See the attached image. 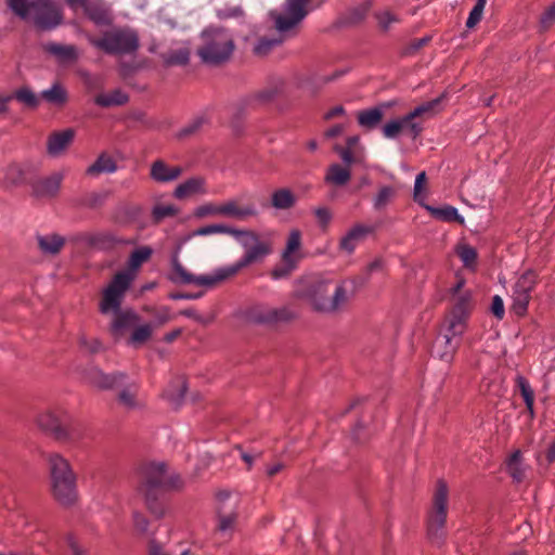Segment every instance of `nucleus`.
Returning <instances> with one entry per match:
<instances>
[{
	"label": "nucleus",
	"mask_w": 555,
	"mask_h": 555,
	"mask_svg": "<svg viewBox=\"0 0 555 555\" xmlns=\"http://www.w3.org/2000/svg\"><path fill=\"white\" fill-rule=\"evenodd\" d=\"M402 130L401 119L398 118L384 125L383 134L387 139H395Z\"/></svg>",
	"instance_id": "61"
},
{
	"label": "nucleus",
	"mask_w": 555,
	"mask_h": 555,
	"mask_svg": "<svg viewBox=\"0 0 555 555\" xmlns=\"http://www.w3.org/2000/svg\"><path fill=\"white\" fill-rule=\"evenodd\" d=\"M301 245V233L298 230H292L285 249L282 254L283 261L296 260L294 253H296Z\"/></svg>",
	"instance_id": "41"
},
{
	"label": "nucleus",
	"mask_w": 555,
	"mask_h": 555,
	"mask_svg": "<svg viewBox=\"0 0 555 555\" xmlns=\"http://www.w3.org/2000/svg\"><path fill=\"white\" fill-rule=\"evenodd\" d=\"M555 22V1L546 8L541 15L540 23L543 28L550 27Z\"/></svg>",
	"instance_id": "64"
},
{
	"label": "nucleus",
	"mask_w": 555,
	"mask_h": 555,
	"mask_svg": "<svg viewBox=\"0 0 555 555\" xmlns=\"http://www.w3.org/2000/svg\"><path fill=\"white\" fill-rule=\"evenodd\" d=\"M29 20L39 30H52L63 23V10L53 0H31Z\"/></svg>",
	"instance_id": "13"
},
{
	"label": "nucleus",
	"mask_w": 555,
	"mask_h": 555,
	"mask_svg": "<svg viewBox=\"0 0 555 555\" xmlns=\"http://www.w3.org/2000/svg\"><path fill=\"white\" fill-rule=\"evenodd\" d=\"M153 254V249L150 246H141L135 248L129 256L128 259V270L129 272H134L139 270V268L146 262Z\"/></svg>",
	"instance_id": "36"
},
{
	"label": "nucleus",
	"mask_w": 555,
	"mask_h": 555,
	"mask_svg": "<svg viewBox=\"0 0 555 555\" xmlns=\"http://www.w3.org/2000/svg\"><path fill=\"white\" fill-rule=\"evenodd\" d=\"M41 98L50 104L62 106L67 101V92L60 83H54L41 92Z\"/></svg>",
	"instance_id": "39"
},
{
	"label": "nucleus",
	"mask_w": 555,
	"mask_h": 555,
	"mask_svg": "<svg viewBox=\"0 0 555 555\" xmlns=\"http://www.w3.org/2000/svg\"><path fill=\"white\" fill-rule=\"evenodd\" d=\"M170 262L171 270L167 278L173 284H193L210 289L224 282V275L221 272V268H217L208 274L195 275L190 273L180 262L178 251L171 256Z\"/></svg>",
	"instance_id": "11"
},
{
	"label": "nucleus",
	"mask_w": 555,
	"mask_h": 555,
	"mask_svg": "<svg viewBox=\"0 0 555 555\" xmlns=\"http://www.w3.org/2000/svg\"><path fill=\"white\" fill-rule=\"evenodd\" d=\"M178 477H169L164 463H150L141 470L139 491L145 498V504L156 518L165 515V506L160 495L177 486Z\"/></svg>",
	"instance_id": "3"
},
{
	"label": "nucleus",
	"mask_w": 555,
	"mask_h": 555,
	"mask_svg": "<svg viewBox=\"0 0 555 555\" xmlns=\"http://www.w3.org/2000/svg\"><path fill=\"white\" fill-rule=\"evenodd\" d=\"M38 426L60 441H75L80 433L72 416L63 409H47L37 415Z\"/></svg>",
	"instance_id": "7"
},
{
	"label": "nucleus",
	"mask_w": 555,
	"mask_h": 555,
	"mask_svg": "<svg viewBox=\"0 0 555 555\" xmlns=\"http://www.w3.org/2000/svg\"><path fill=\"white\" fill-rule=\"evenodd\" d=\"M457 255L466 268H474L477 260V251L469 245H463L459 248Z\"/></svg>",
	"instance_id": "52"
},
{
	"label": "nucleus",
	"mask_w": 555,
	"mask_h": 555,
	"mask_svg": "<svg viewBox=\"0 0 555 555\" xmlns=\"http://www.w3.org/2000/svg\"><path fill=\"white\" fill-rule=\"evenodd\" d=\"M233 237L243 247L244 255L236 262L220 267L224 275V282L235 276L242 269L253 263L260 262L272 251L270 242L261 240L254 231L237 229Z\"/></svg>",
	"instance_id": "5"
},
{
	"label": "nucleus",
	"mask_w": 555,
	"mask_h": 555,
	"mask_svg": "<svg viewBox=\"0 0 555 555\" xmlns=\"http://www.w3.org/2000/svg\"><path fill=\"white\" fill-rule=\"evenodd\" d=\"M219 20L241 18L244 16V11L241 7H224L216 11Z\"/></svg>",
	"instance_id": "58"
},
{
	"label": "nucleus",
	"mask_w": 555,
	"mask_h": 555,
	"mask_svg": "<svg viewBox=\"0 0 555 555\" xmlns=\"http://www.w3.org/2000/svg\"><path fill=\"white\" fill-rule=\"evenodd\" d=\"M153 333V326L151 324H143L140 326H137L134 331L132 332L128 344L132 346L142 345L145 341H147Z\"/></svg>",
	"instance_id": "46"
},
{
	"label": "nucleus",
	"mask_w": 555,
	"mask_h": 555,
	"mask_svg": "<svg viewBox=\"0 0 555 555\" xmlns=\"http://www.w3.org/2000/svg\"><path fill=\"white\" fill-rule=\"evenodd\" d=\"M132 522L139 534L144 535L149 533L150 521L142 513L133 512Z\"/></svg>",
	"instance_id": "60"
},
{
	"label": "nucleus",
	"mask_w": 555,
	"mask_h": 555,
	"mask_svg": "<svg viewBox=\"0 0 555 555\" xmlns=\"http://www.w3.org/2000/svg\"><path fill=\"white\" fill-rule=\"evenodd\" d=\"M473 310L470 292L461 294L449 313L444 317L440 333L461 343L462 336L467 330L468 320Z\"/></svg>",
	"instance_id": "8"
},
{
	"label": "nucleus",
	"mask_w": 555,
	"mask_h": 555,
	"mask_svg": "<svg viewBox=\"0 0 555 555\" xmlns=\"http://www.w3.org/2000/svg\"><path fill=\"white\" fill-rule=\"evenodd\" d=\"M460 344V341L439 333L433 344V356L449 363L452 361Z\"/></svg>",
	"instance_id": "23"
},
{
	"label": "nucleus",
	"mask_w": 555,
	"mask_h": 555,
	"mask_svg": "<svg viewBox=\"0 0 555 555\" xmlns=\"http://www.w3.org/2000/svg\"><path fill=\"white\" fill-rule=\"evenodd\" d=\"M63 179L64 173L61 171L53 172L44 178L35 179L30 183L33 194L36 197H54L61 189Z\"/></svg>",
	"instance_id": "17"
},
{
	"label": "nucleus",
	"mask_w": 555,
	"mask_h": 555,
	"mask_svg": "<svg viewBox=\"0 0 555 555\" xmlns=\"http://www.w3.org/2000/svg\"><path fill=\"white\" fill-rule=\"evenodd\" d=\"M282 86L266 88L256 94V98L261 102L272 101L281 92Z\"/></svg>",
	"instance_id": "63"
},
{
	"label": "nucleus",
	"mask_w": 555,
	"mask_h": 555,
	"mask_svg": "<svg viewBox=\"0 0 555 555\" xmlns=\"http://www.w3.org/2000/svg\"><path fill=\"white\" fill-rule=\"evenodd\" d=\"M537 274L533 271L528 270L518 278L513 287V291L522 295H528V297L531 298V292L534 289Z\"/></svg>",
	"instance_id": "37"
},
{
	"label": "nucleus",
	"mask_w": 555,
	"mask_h": 555,
	"mask_svg": "<svg viewBox=\"0 0 555 555\" xmlns=\"http://www.w3.org/2000/svg\"><path fill=\"white\" fill-rule=\"evenodd\" d=\"M197 55L208 66H222L229 63L236 49L233 34L221 26L209 25L199 35Z\"/></svg>",
	"instance_id": "2"
},
{
	"label": "nucleus",
	"mask_w": 555,
	"mask_h": 555,
	"mask_svg": "<svg viewBox=\"0 0 555 555\" xmlns=\"http://www.w3.org/2000/svg\"><path fill=\"white\" fill-rule=\"evenodd\" d=\"M295 267L296 260L283 261L282 266H278L271 271V276L273 280L284 279L291 274Z\"/></svg>",
	"instance_id": "59"
},
{
	"label": "nucleus",
	"mask_w": 555,
	"mask_h": 555,
	"mask_svg": "<svg viewBox=\"0 0 555 555\" xmlns=\"http://www.w3.org/2000/svg\"><path fill=\"white\" fill-rule=\"evenodd\" d=\"M87 378L91 385L103 390H109L121 387L128 377L122 372L105 374L102 370L95 367L90 370Z\"/></svg>",
	"instance_id": "19"
},
{
	"label": "nucleus",
	"mask_w": 555,
	"mask_h": 555,
	"mask_svg": "<svg viewBox=\"0 0 555 555\" xmlns=\"http://www.w3.org/2000/svg\"><path fill=\"white\" fill-rule=\"evenodd\" d=\"M75 138V131L70 128L53 132L47 141V152L52 157L61 156Z\"/></svg>",
	"instance_id": "22"
},
{
	"label": "nucleus",
	"mask_w": 555,
	"mask_h": 555,
	"mask_svg": "<svg viewBox=\"0 0 555 555\" xmlns=\"http://www.w3.org/2000/svg\"><path fill=\"white\" fill-rule=\"evenodd\" d=\"M167 65H186L190 61V51L186 48L172 50L165 55Z\"/></svg>",
	"instance_id": "47"
},
{
	"label": "nucleus",
	"mask_w": 555,
	"mask_h": 555,
	"mask_svg": "<svg viewBox=\"0 0 555 555\" xmlns=\"http://www.w3.org/2000/svg\"><path fill=\"white\" fill-rule=\"evenodd\" d=\"M425 182H426V173H425V171H422L415 178L413 196H414V201L416 203H418L420 205H422L423 207H424V205H426L424 203V201H425V194H424Z\"/></svg>",
	"instance_id": "56"
},
{
	"label": "nucleus",
	"mask_w": 555,
	"mask_h": 555,
	"mask_svg": "<svg viewBox=\"0 0 555 555\" xmlns=\"http://www.w3.org/2000/svg\"><path fill=\"white\" fill-rule=\"evenodd\" d=\"M530 299L531 298L528 297V295H522V294H519V293L513 291V294H512L513 304L511 307L512 311L518 317H524L527 313Z\"/></svg>",
	"instance_id": "48"
},
{
	"label": "nucleus",
	"mask_w": 555,
	"mask_h": 555,
	"mask_svg": "<svg viewBox=\"0 0 555 555\" xmlns=\"http://www.w3.org/2000/svg\"><path fill=\"white\" fill-rule=\"evenodd\" d=\"M358 124L366 129L372 130L377 127V125L383 119V109L379 107H372L369 109H363L358 112L357 115Z\"/></svg>",
	"instance_id": "31"
},
{
	"label": "nucleus",
	"mask_w": 555,
	"mask_h": 555,
	"mask_svg": "<svg viewBox=\"0 0 555 555\" xmlns=\"http://www.w3.org/2000/svg\"><path fill=\"white\" fill-rule=\"evenodd\" d=\"M12 96L29 107H37L39 103L36 94L27 87L16 90Z\"/></svg>",
	"instance_id": "51"
},
{
	"label": "nucleus",
	"mask_w": 555,
	"mask_h": 555,
	"mask_svg": "<svg viewBox=\"0 0 555 555\" xmlns=\"http://www.w3.org/2000/svg\"><path fill=\"white\" fill-rule=\"evenodd\" d=\"M444 96H446V94H441L440 96H438L431 101H428V102H425V103L418 105L417 107H415L412 111V116L420 117L424 114L435 113L436 108L439 106V104L444 99Z\"/></svg>",
	"instance_id": "54"
},
{
	"label": "nucleus",
	"mask_w": 555,
	"mask_h": 555,
	"mask_svg": "<svg viewBox=\"0 0 555 555\" xmlns=\"http://www.w3.org/2000/svg\"><path fill=\"white\" fill-rule=\"evenodd\" d=\"M68 241L83 248L109 250L126 241L111 232H79L69 236Z\"/></svg>",
	"instance_id": "15"
},
{
	"label": "nucleus",
	"mask_w": 555,
	"mask_h": 555,
	"mask_svg": "<svg viewBox=\"0 0 555 555\" xmlns=\"http://www.w3.org/2000/svg\"><path fill=\"white\" fill-rule=\"evenodd\" d=\"M507 472L516 482H521L525 478V469L522 467V454L520 450H515L506 462Z\"/></svg>",
	"instance_id": "35"
},
{
	"label": "nucleus",
	"mask_w": 555,
	"mask_h": 555,
	"mask_svg": "<svg viewBox=\"0 0 555 555\" xmlns=\"http://www.w3.org/2000/svg\"><path fill=\"white\" fill-rule=\"evenodd\" d=\"M221 216L244 219L247 217H253L258 214L256 207L254 205H246L240 207L234 199H230L220 205Z\"/></svg>",
	"instance_id": "26"
},
{
	"label": "nucleus",
	"mask_w": 555,
	"mask_h": 555,
	"mask_svg": "<svg viewBox=\"0 0 555 555\" xmlns=\"http://www.w3.org/2000/svg\"><path fill=\"white\" fill-rule=\"evenodd\" d=\"M118 393V402L127 410H135L142 406L137 395L139 386L135 383H126Z\"/></svg>",
	"instance_id": "28"
},
{
	"label": "nucleus",
	"mask_w": 555,
	"mask_h": 555,
	"mask_svg": "<svg viewBox=\"0 0 555 555\" xmlns=\"http://www.w3.org/2000/svg\"><path fill=\"white\" fill-rule=\"evenodd\" d=\"M180 166H169L163 159H156L150 168V177L158 183H168L177 180L182 175Z\"/></svg>",
	"instance_id": "20"
},
{
	"label": "nucleus",
	"mask_w": 555,
	"mask_h": 555,
	"mask_svg": "<svg viewBox=\"0 0 555 555\" xmlns=\"http://www.w3.org/2000/svg\"><path fill=\"white\" fill-rule=\"evenodd\" d=\"M396 190L390 185L382 186L373 197V207L375 210L385 209L395 197Z\"/></svg>",
	"instance_id": "42"
},
{
	"label": "nucleus",
	"mask_w": 555,
	"mask_h": 555,
	"mask_svg": "<svg viewBox=\"0 0 555 555\" xmlns=\"http://www.w3.org/2000/svg\"><path fill=\"white\" fill-rule=\"evenodd\" d=\"M271 204L275 209H289L295 206L296 197L289 189H279L272 193Z\"/></svg>",
	"instance_id": "34"
},
{
	"label": "nucleus",
	"mask_w": 555,
	"mask_h": 555,
	"mask_svg": "<svg viewBox=\"0 0 555 555\" xmlns=\"http://www.w3.org/2000/svg\"><path fill=\"white\" fill-rule=\"evenodd\" d=\"M8 7L22 20H29L30 1L27 0H7Z\"/></svg>",
	"instance_id": "50"
},
{
	"label": "nucleus",
	"mask_w": 555,
	"mask_h": 555,
	"mask_svg": "<svg viewBox=\"0 0 555 555\" xmlns=\"http://www.w3.org/2000/svg\"><path fill=\"white\" fill-rule=\"evenodd\" d=\"M292 29L293 28L281 33L276 28V30L280 34L279 37H275V38L261 37V38H259L253 47V53L259 57H263V56L268 55L275 47L280 46L283 42V40H284L283 35L291 31Z\"/></svg>",
	"instance_id": "29"
},
{
	"label": "nucleus",
	"mask_w": 555,
	"mask_h": 555,
	"mask_svg": "<svg viewBox=\"0 0 555 555\" xmlns=\"http://www.w3.org/2000/svg\"><path fill=\"white\" fill-rule=\"evenodd\" d=\"M374 232V227L362 223L354 224L340 240V249L352 254L357 245L369 234Z\"/></svg>",
	"instance_id": "21"
},
{
	"label": "nucleus",
	"mask_w": 555,
	"mask_h": 555,
	"mask_svg": "<svg viewBox=\"0 0 555 555\" xmlns=\"http://www.w3.org/2000/svg\"><path fill=\"white\" fill-rule=\"evenodd\" d=\"M5 178L12 184H21L26 181L22 166L16 164L8 167Z\"/></svg>",
	"instance_id": "55"
},
{
	"label": "nucleus",
	"mask_w": 555,
	"mask_h": 555,
	"mask_svg": "<svg viewBox=\"0 0 555 555\" xmlns=\"http://www.w3.org/2000/svg\"><path fill=\"white\" fill-rule=\"evenodd\" d=\"M36 240L41 254L49 256L59 255L66 243V238L57 233L38 234Z\"/></svg>",
	"instance_id": "24"
},
{
	"label": "nucleus",
	"mask_w": 555,
	"mask_h": 555,
	"mask_svg": "<svg viewBox=\"0 0 555 555\" xmlns=\"http://www.w3.org/2000/svg\"><path fill=\"white\" fill-rule=\"evenodd\" d=\"M134 274L129 271L117 272L103 289L99 310L102 314L117 313L120 310L126 292L130 288Z\"/></svg>",
	"instance_id": "12"
},
{
	"label": "nucleus",
	"mask_w": 555,
	"mask_h": 555,
	"mask_svg": "<svg viewBox=\"0 0 555 555\" xmlns=\"http://www.w3.org/2000/svg\"><path fill=\"white\" fill-rule=\"evenodd\" d=\"M310 0H286L283 12L271 11L270 17L281 33L295 28L308 14Z\"/></svg>",
	"instance_id": "14"
},
{
	"label": "nucleus",
	"mask_w": 555,
	"mask_h": 555,
	"mask_svg": "<svg viewBox=\"0 0 555 555\" xmlns=\"http://www.w3.org/2000/svg\"><path fill=\"white\" fill-rule=\"evenodd\" d=\"M117 170V165L115 160L105 154H102L98 157V159L92 164L88 169V175H98V173H113Z\"/></svg>",
	"instance_id": "38"
},
{
	"label": "nucleus",
	"mask_w": 555,
	"mask_h": 555,
	"mask_svg": "<svg viewBox=\"0 0 555 555\" xmlns=\"http://www.w3.org/2000/svg\"><path fill=\"white\" fill-rule=\"evenodd\" d=\"M205 124L204 117H197L190 121L188 125H185L183 128L180 129L178 132V138L183 139L190 135L195 134Z\"/></svg>",
	"instance_id": "57"
},
{
	"label": "nucleus",
	"mask_w": 555,
	"mask_h": 555,
	"mask_svg": "<svg viewBox=\"0 0 555 555\" xmlns=\"http://www.w3.org/2000/svg\"><path fill=\"white\" fill-rule=\"evenodd\" d=\"M206 193L205 180L201 177H193L180 183L173 192V196L178 199L186 198L194 194Z\"/></svg>",
	"instance_id": "25"
},
{
	"label": "nucleus",
	"mask_w": 555,
	"mask_h": 555,
	"mask_svg": "<svg viewBox=\"0 0 555 555\" xmlns=\"http://www.w3.org/2000/svg\"><path fill=\"white\" fill-rule=\"evenodd\" d=\"M354 281H334L325 276H310L298 282L295 296L307 300L320 313L340 311L353 295Z\"/></svg>",
	"instance_id": "1"
},
{
	"label": "nucleus",
	"mask_w": 555,
	"mask_h": 555,
	"mask_svg": "<svg viewBox=\"0 0 555 555\" xmlns=\"http://www.w3.org/2000/svg\"><path fill=\"white\" fill-rule=\"evenodd\" d=\"M416 116H412V112L401 117L402 131H404L411 139L415 140L423 131L421 122L415 120Z\"/></svg>",
	"instance_id": "45"
},
{
	"label": "nucleus",
	"mask_w": 555,
	"mask_h": 555,
	"mask_svg": "<svg viewBox=\"0 0 555 555\" xmlns=\"http://www.w3.org/2000/svg\"><path fill=\"white\" fill-rule=\"evenodd\" d=\"M240 496L230 491H219L216 495L215 529L220 534L231 538L238 521Z\"/></svg>",
	"instance_id": "9"
},
{
	"label": "nucleus",
	"mask_w": 555,
	"mask_h": 555,
	"mask_svg": "<svg viewBox=\"0 0 555 555\" xmlns=\"http://www.w3.org/2000/svg\"><path fill=\"white\" fill-rule=\"evenodd\" d=\"M448 486L439 479L433 496V507L429 511L427 519V530L429 538L436 543H441L444 538V526L448 512Z\"/></svg>",
	"instance_id": "10"
},
{
	"label": "nucleus",
	"mask_w": 555,
	"mask_h": 555,
	"mask_svg": "<svg viewBox=\"0 0 555 555\" xmlns=\"http://www.w3.org/2000/svg\"><path fill=\"white\" fill-rule=\"evenodd\" d=\"M129 101L124 91L116 89L109 93H101L94 98V103L101 107L120 106Z\"/></svg>",
	"instance_id": "30"
},
{
	"label": "nucleus",
	"mask_w": 555,
	"mask_h": 555,
	"mask_svg": "<svg viewBox=\"0 0 555 555\" xmlns=\"http://www.w3.org/2000/svg\"><path fill=\"white\" fill-rule=\"evenodd\" d=\"M370 8H371V0H365L359 7L352 9L350 11L349 22L358 23V22L362 21L365 17V15L367 14Z\"/></svg>",
	"instance_id": "62"
},
{
	"label": "nucleus",
	"mask_w": 555,
	"mask_h": 555,
	"mask_svg": "<svg viewBox=\"0 0 555 555\" xmlns=\"http://www.w3.org/2000/svg\"><path fill=\"white\" fill-rule=\"evenodd\" d=\"M82 10L96 26H108L113 22L112 10L104 0H88Z\"/></svg>",
	"instance_id": "18"
},
{
	"label": "nucleus",
	"mask_w": 555,
	"mask_h": 555,
	"mask_svg": "<svg viewBox=\"0 0 555 555\" xmlns=\"http://www.w3.org/2000/svg\"><path fill=\"white\" fill-rule=\"evenodd\" d=\"M517 385L520 389V393L525 401L528 412L530 413L531 416H533V414H534V410H533L534 392H533L530 384L528 383V380L525 377L518 376Z\"/></svg>",
	"instance_id": "43"
},
{
	"label": "nucleus",
	"mask_w": 555,
	"mask_h": 555,
	"mask_svg": "<svg viewBox=\"0 0 555 555\" xmlns=\"http://www.w3.org/2000/svg\"><path fill=\"white\" fill-rule=\"evenodd\" d=\"M178 214V209L175 205L157 204L152 209V217L155 222H160L165 218L173 217Z\"/></svg>",
	"instance_id": "49"
},
{
	"label": "nucleus",
	"mask_w": 555,
	"mask_h": 555,
	"mask_svg": "<svg viewBox=\"0 0 555 555\" xmlns=\"http://www.w3.org/2000/svg\"><path fill=\"white\" fill-rule=\"evenodd\" d=\"M96 49L109 55L133 54L140 47L138 33L130 27H115L105 31L101 38L88 37Z\"/></svg>",
	"instance_id": "6"
},
{
	"label": "nucleus",
	"mask_w": 555,
	"mask_h": 555,
	"mask_svg": "<svg viewBox=\"0 0 555 555\" xmlns=\"http://www.w3.org/2000/svg\"><path fill=\"white\" fill-rule=\"evenodd\" d=\"M44 51L59 57L60 60H70L76 56V49L73 46H64L56 42L44 44Z\"/></svg>",
	"instance_id": "40"
},
{
	"label": "nucleus",
	"mask_w": 555,
	"mask_h": 555,
	"mask_svg": "<svg viewBox=\"0 0 555 555\" xmlns=\"http://www.w3.org/2000/svg\"><path fill=\"white\" fill-rule=\"evenodd\" d=\"M486 3L487 0L476 1L466 21V26L468 28L475 27L481 21Z\"/></svg>",
	"instance_id": "53"
},
{
	"label": "nucleus",
	"mask_w": 555,
	"mask_h": 555,
	"mask_svg": "<svg viewBox=\"0 0 555 555\" xmlns=\"http://www.w3.org/2000/svg\"><path fill=\"white\" fill-rule=\"evenodd\" d=\"M237 229H234L232 227L225 225V224H208L205 227H201L197 230L194 231V235L197 236H207L211 234H229L234 236Z\"/></svg>",
	"instance_id": "44"
},
{
	"label": "nucleus",
	"mask_w": 555,
	"mask_h": 555,
	"mask_svg": "<svg viewBox=\"0 0 555 555\" xmlns=\"http://www.w3.org/2000/svg\"><path fill=\"white\" fill-rule=\"evenodd\" d=\"M424 207L436 219H439V220H442V221H447V222L456 221L460 224L464 223V217L461 216L459 214L457 209L455 207H453V206L447 205V206L441 207V208H436V207H433V206H429V205H424Z\"/></svg>",
	"instance_id": "32"
},
{
	"label": "nucleus",
	"mask_w": 555,
	"mask_h": 555,
	"mask_svg": "<svg viewBox=\"0 0 555 555\" xmlns=\"http://www.w3.org/2000/svg\"><path fill=\"white\" fill-rule=\"evenodd\" d=\"M111 324L113 335L119 336L122 331L131 328L139 322V315L132 310L118 311Z\"/></svg>",
	"instance_id": "27"
},
{
	"label": "nucleus",
	"mask_w": 555,
	"mask_h": 555,
	"mask_svg": "<svg viewBox=\"0 0 555 555\" xmlns=\"http://www.w3.org/2000/svg\"><path fill=\"white\" fill-rule=\"evenodd\" d=\"M351 178V172L349 169L341 167L338 164H333L328 167L327 172L325 175V182L341 186L345 185Z\"/></svg>",
	"instance_id": "33"
},
{
	"label": "nucleus",
	"mask_w": 555,
	"mask_h": 555,
	"mask_svg": "<svg viewBox=\"0 0 555 555\" xmlns=\"http://www.w3.org/2000/svg\"><path fill=\"white\" fill-rule=\"evenodd\" d=\"M51 492L55 501L69 507L78 499L77 477L69 462L59 453L49 456Z\"/></svg>",
	"instance_id": "4"
},
{
	"label": "nucleus",
	"mask_w": 555,
	"mask_h": 555,
	"mask_svg": "<svg viewBox=\"0 0 555 555\" xmlns=\"http://www.w3.org/2000/svg\"><path fill=\"white\" fill-rule=\"evenodd\" d=\"M297 313L289 307L267 308L255 310L251 314L254 322L258 324H276L294 320Z\"/></svg>",
	"instance_id": "16"
}]
</instances>
